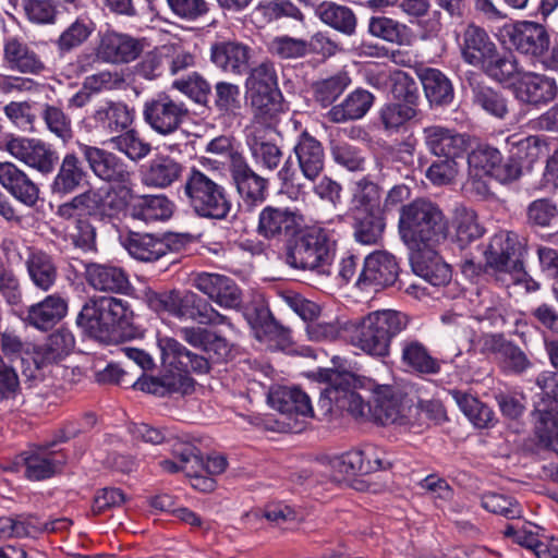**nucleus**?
Instances as JSON below:
<instances>
[{
    "label": "nucleus",
    "instance_id": "f257e3e1",
    "mask_svg": "<svg viewBox=\"0 0 558 558\" xmlns=\"http://www.w3.org/2000/svg\"><path fill=\"white\" fill-rule=\"evenodd\" d=\"M399 232L412 251H420L445 241L449 234V221L436 203L417 198L402 206Z\"/></svg>",
    "mask_w": 558,
    "mask_h": 558
},
{
    "label": "nucleus",
    "instance_id": "f03ea898",
    "mask_svg": "<svg viewBox=\"0 0 558 558\" xmlns=\"http://www.w3.org/2000/svg\"><path fill=\"white\" fill-rule=\"evenodd\" d=\"M407 314L395 310H380L362 318L350 320L349 342L374 357H386L391 340L409 325Z\"/></svg>",
    "mask_w": 558,
    "mask_h": 558
},
{
    "label": "nucleus",
    "instance_id": "7ed1b4c3",
    "mask_svg": "<svg viewBox=\"0 0 558 558\" xmlns=\"http://www.w3.org/2000/svg\"><path fill=\"white\" fill-rule=\"evenodd\" d=\"M462 60L488 76L506 82L518 73L514 58L501 56L488 33L473 23L468 24L461 34L459 44Z\"/></svg>",
    "mask_w": 558,
    "mask_h": 558
},
{
    "label": "nucleus",
    "instance_id": "20e7f679",
    "mask_svg": "<svg viewBox=\"0 0 558 558\" xmlns=\"http://www.w3.org/2000/svg\"><path fill=\"white\" fill-rule=\"evenodd\" d=\"M78 148L92 172L101 181L117 185L108 192V208L119 213L132 199V172L116 154L102 148L78 143Z\"/></svg>",
    "mask_w": 558,
    "mask_h": 558
},
{
    "label": "nucleus",
    "instance_id": "39448f33",
    "mask_svg": "<svg viewBox=\"0 0 558 558\" xmlns=\"http://www.w3.org/2000/svg\"><path fill=\"white\" fill-rule=\"evenodd\" d=\"M183 193L198 217L223 220L231 211L228 192L217 174L192 168L185 177Z\"/></svg>",
    "mask_w": 558,
    "mask_h": 558
},
{
    "label": "nucleus",
    "instance_id": "423d86ee",
    "mask_svg": "<svg viewBox=\"0 0 558 558\" xmlns=\"http://www.w3.org/2000/svg\"><path fill=\"white\" fill-rule=\"evenodd\" d=\"M525 247V239L513 231L501 230L492 236L485 251L486 266L504 286L523 282Z\"/></svg>",
    "mask_w": 558,
    "mask_h": 558
},
{
    "label": "nucleus",
    "instance_id": "0eeeda50",
    "mask_svg": "<svg viewBox=\"0 0 558 558\" xmlns=\"http://www.w3.org/2000/svg\"><path fill=\"white\" fill-rule=\"evenodd\" d=\"M336 241L324 228H310L301 233L287 253V264L320 276H330Z\"/></svg>",
    "mask_w": 558,
    "mask_h": 558
},
{
    "label": "nucleus",
    "instance_id": "6e6552de",
    "mask_svg": "<svg viewBox=\"0 0 558 558\" xmlns=\"http://www.w3.org/2000/svg\"><path fill=\"white\" fill-rule=\"evenodd\" d=\"M245 86L254 109V119L270 124L278 123L283 106L274 64L262 62L253 68Z\"/></svg>",
    "mask_w": 558,
    "mask_h": 558
},
{
    "label": "nucleus",
    "instance_id": "1a4fd4ad",
    "mask_svg": "<svg viewBox=\"0 0 558 558\" xmlns=\"http://www.w3.org/2000/svg\"><path fill=\"white\" fill-rule=\"evenodd\" d=\"M132 311L126 301L99 296L85 303L77 316V325L89 336L104 339L117 328L130 323Z\"/></svg>",
    "mask_w": 558,
    "mask_h": 558
},
{
    "label": "nucleus",
    "instance_id": "9d476101",
    "mask_svg": "<svg viewBox=\"0 0 558 558\" xmlns=\"http://www.w3.org/2000/svg\"><path fill=\"white\" fill-rule=\"evenodd\" d=\"M147 302L155 312H167L177 317H190L201 324H225L227 319L192 291L183 293L178 291L153 292L147 295Z\"/></svg>",
    "mask_w": 558,
    "mask_h": 558
},
{
    "label": "nucleus",
    "instance_id": "9b49d317",
    "mask_svg": "<svg viewBox=\"0 0 558 558\" xmlns=\"http://www.w3.org/2000/svg\"><path fill=\"white\" fill-rule=\"evenodd\" d=\"M536 384L543 393L534 411L536 434L545 446L557 451L558 375L551 372H543L537 376Z\"/></svg>",
    "mask_w": 558,
    "mask_h": 558
},
{
    "label": "nucleus",
    "instance_id": "f8f14e48",
    "mask_svg": "<svg viewBox=\"0 0 558 558\" xmlns=\"http://www.w3.org/2000/svg\"><path fill=\"white\" fill-rule=\"evenodd\" d=\"M3 145L4 150L14 159L40 174H51L57 167L59 160L57 150L40 138L8 134Z\"/></svg>",
    "mask_w": 558,
    "mask_h": 558
},
{
    "label": "nucleus",
    "instance_id": "ddd939ff",
    "mask_svg": "<svg viewBox=\"0 0 558 558\" xmlns=\"http://www.w3.org/2000/svg\"><path fill=\"white\" fill-rule=\"evenodd\" d=\"M187 106L167 93H158L143 105V119L160 135L174 133L187 119Z\"/></svg>",
    "mask_w": 558,
    "mask_h": 558
},
{
    "label": "nucleus",
    "instance_id": "4468645a",
    "mask_svg": "<svg viewBox=\"0 0 558 558\" xmlns=\"http://www.w3.org/2000/svg\"><path fill=\"white\" fill-rule=\"evenodd\" d=\"M392 94L398 102L387 104L379 111V119L388 132L398 131L417 114V87L405 74L397 76Z\"/></svg>",
    "mask_w": 558,
    "mask_h": 558
},
{
    "label": "nucleus",
    "instance_id": "2eb2a0df",
    "mask_svg": "<svg viewBox=\"0 0 558 558\" xmlns=\"http://www.w3.org/2000/svg\"><path fill=\"white\" fill-rule=\"evenodd\" d=\"M319 378L328 384L324 392L338 408L347 410L355 417L365 414L368 405L364 402L363 397L355 391L360 380L354 374L324 369L319 372Z\"/></svg>",
    "mask_w": 558,
    "mask_h": 558
},
{
    "label": "nucleus",
    "instance_id": "dca6fc26",
    "mask_svg": "<svg viewBox=\"0 0 558 558\" xmlns=\"http://www.w3.org/2000/svg\"><path fill=\"white\" fill-rule=\"evenodd\" d=\"M497 36L502 44L533 57H541L549 44L546 28L533 21L506 23L498 29Z\"/></svg>",
    "mask_w": 558,
    "mask_h": 558
},
{
    "label": "nucleus",
    "instance_id": "f3484780",
    "mask_svg": "<svg viewBox=\"0 0 558 558\" xmlns=\"http://www.w3.org/2000/svg\"><path fill=\"white\" fill-rule=\"evenodd\" d=\"M276 125L277 123L270 124L255 120L246 135V144L254 162L271 172L278 169L283 157L274 138Z\"/></svg>",
    "mask_w": 558,
    "mask_h": 558
},
{
    "label": "nucleus",
    "instance_id": "a211bd4d",
    "mask_svg": "<svg viewBox=\"0 0 558 558\" xmlns=\"http://www.w3.org/2000/svg\"><path fill=\"white\" fill-rule=\"evenodd\" d=\"M157 344L161 353L162 365L169 368V373L187 375L190 371L199 374L208 372L209 363L207 359L191 352L178 340L159 336Z\"/></svg>",
    "mask_w": 558,
    "mask_h": 558
},
{
    "label": "nucleus",
    "instance_id": "6ab92c4d",
    "mask_svg": "<svg viewBox=\"0 0 558 558\" xmlns=\"http://www.w3.org/2000/svg\"><path fill=\"white\" fill-rule=\"evenodd\" d=\"M500 151L490 146H478L468 156L469 177L465 182L468 192L486 197L490 193L488 180L499 162Z\"/></svg>",
    "mask_w": 558,
    "mask_h": 558
},
{
    "label": "nucleus",
    "instance_id": "aec40b11",
    "mask_svg": "<svg viewBox=\"0 0 558 558\" xmlns=\"http://www.w3.org/2000/svg\"><path fill=\"white\" fill-rule=\"evenodd\" d=\"M142 43L123 33L107 31L99 36L96 57L106 63L124 64L134 61L142 52Z\"/></svg>",
    "mask_w": 558,
    "mask_h": 558
},
{
    "label": "nucleus",
    "instance_id": "412c9836",
    "mask_svg": "<svg viewBox=\"0 0 558 558\" xmlns=\"http://www.w3.org/2000/svg\"><path fill=\"white\" fill-rule=\"evenodd\" d=\"M303 222V216L298 211L266 206L259 213L257 232L265 239L284 240L293 236Z\"/></svg>",
    "mask_w": 558,
    "mask_h": 558
},
{
    "label": "nucleus",
    "instance_id": "4be33fe9",
    "mask_svg": "<svg viewBox=\"0 0 558 558\" xmlns=\"http://www.w3.org/2000/svg\"><path fill=\"white\" fill-rule=\"evenodd\" d=\"M60 464L54 453L45 448H37L22 452L14 460L4 463L2 469L16 473L23 471L26 478L41 481L54 475Z\"/></svg>",
    "mask_w": 558,
    "mask_h": 558
},
{
    "label": "nucleus",
    "instance_id": "5701e85b",
    "mask_svg": "<svg viewBox=\"0 0 558 558\" xmlns=\"http://www.w3.org/2000/svg\"><path fill=\"white\" fill-rule=\"evenodd\" d=\"M233 158L230 172L244 204L255 207L265 202L268 193V180L257 174L242 155H235Z\"/></svg>",
    "mask_w": 558,
    "mask_h": 558
},
{
    "label": "nucleus",
    "instance_id": "b1692460",
    "mask_svg": "<svg viewBox=\"0 0 558 558\" xmlns=\"http://www.w3.org/2000/svg\"><path fill=\"white\" fill-rule=\"evenodd\" d=\"M193 286L221 307L236 308L241 304V290L231 278L225 275L197 274L193 278Z\"/></svg>",
    "mask_w": 558,
    "mask_h": 558
},
{
    "label": "nucleus",
    "instance_id": "393cba45",
    "mask_svg": "<svg viewBox=\"0 0 558 558\" xmlns=\"http://www.w3.org/2000/svg\"><path fill=\"white\" fill-rule=\"evenodd\" d=\"M57 166L56 174L49 185L51 195L63 198L83 187L87 182V169L75 153L64 154Z\"/></svg>",
    "mask_w": 558,
    "mask_h": 558
},
{
    "label": "nucleus",
    "instance_id": "a878e982",
    "mask_svg": "<svg viewBox=\"0 0 558 558\" xmlns=\"http://www.w3.org/2000/svg\"><path fill=\"white\" fill-rule=\"evenodd\" d=\"M558 95L554 78L533 72L523 73L514 83L515 98L526 105L545 106Z\"/></svg>",
    "mask_w": 558,
    "mask_h": 558
},
{
    "label": "nucleus",
    "instance_id": "bb28decb",
    "mask_svg": "<svg viewBox=\"0 0 558 558\" xmlns=\"http://www.w3.org/2000/svg\"><path fill=\"white\" fill-rule=\"evenodd\" d=\"M3 62L8 69L22 74H39L45 70V63L39 54L17 37L4 40Z\"/></svg>",
    "mask_w": 558,
    "mask_h": 558
},
{
    "label": "nucleus",
    "instance_id": "cd10ccee",
    "mask_svg": "<svg viewBox=\"0 0 558 558\" xmlns=\"http://www.w3.org/2000/svg\"><path fill=\"white\" fill-rule=\"evenodd\" d=\"M85 279L88 286L100 292L125 294L131 289L126 272L109 264H86Z\"/></svg>",
    "mask_w": 558,
    "mask_h": 558
},
{
    "label": "nucleus",
    "instance_id": "c85d7f7f",
    "mask_svg": "<svg viewBox=\"0 0 558 558\" xmlns=\"http://www.w3.org/2000/svg\"><path fill=\"white\" fill-rule=\"evenodd\" d=\"M410 262L414 274L432 286L441 287L451 279L449 265L441 260L433 247L413 251Z\"/></svg>",
    "mask_w": 558,
    "mask_h": 558
},
{
    "label": "nucleus",
    "instance_id": "c756f323",
    "mask_svg": "<svg viewBox=\"0 0 558 558\" xmlns=\"http://www.w3.org/2000/svg\"><path fill=\"white\" fill-rule=\"evenodd\" d=\"M251 49L238 41H220L211 46L210 60L226 73L242 75L248 69Z\"/></svg>",
    "mask_w": 558,
    "mask_h": 558
},
{
    "label": "nucleus",
    "instance_id": "7c9ffc66",
    "mask_svg": "<svg viewBox=\"0 0 558 558\" xmlns=\"http://www.w3.org/2000/svg\"><path fill=\"white\" fill-rule=\"evenodd\" d=\"M268 403L278 412L288 416L310 417L313 408L310 397L296 387L278 386L268 393Z\"/></svg>",
    "mask_w": 558,
    "mask_h": 558
},
{
    "label": "nucleus",
    "instance_id": "2f4dec72",
    "mask_svg": "<svg viewBox=\"0 0 558 558\" xmlns=\"http://www.w3.org/2000/svg\"><path fill=\"white\" fill-rule=\"evenodd\" d=\"M0 183L27 206L35 205L39 198L37 184L12 162H0Z\"/></svg>",
    "mask_w": 558,
    "mask_h": 558
},
{
    "label": "nucleus",
    "instance_id": "473e14b6",
    "mask_svg": "<svg viewBox=\"0 0 558 558\" xmlns=\"http://www.w3.org/2000/svg\"><path fill=\"white\" fill-rule=\"evenodd\" d=\"M423 137L428 150L435 156L461 157L466 148L463 135L441 125L424 128Z\"/></svg>",
    "mask_w": 558,
    "mask_h": 558
},
{
    "label": "nucleus",
    "instance_id": "72a5a7b5",
    "mask_svg": "<svg viewBox=\"0 0 558 558\" xmlns=\"http://www.w3.org/2000/svg\"><path fill=\"white\" fill-rule=\"evenodd\" d=\"M398 263L388 252H374L364 260V267L359 282H367L376 286H390L398 277Z\"/></svg>",
    "mask_w": 558,
    "mask_h": 558
},
{
    "label": "nucleus",
    "instance_id": "f704fd0d",
    "mask_svg": "<svg viewBox=\"0 0 558 558\" xmlns=\"http://www.w3.org/2000/svg\"><path fill=\"white\" fill-rule=\"evenodd\" d=\"M66 312V300L58 294H51L28 307L26 322L34 328L46 331L58 324Z\"/></svg>",
    "mask_w": 558,
    "mask_h": 558
},
{
    "label": "nucleus",
    "instance_id": "c9c22d12",
    "mask_svg": "<svg viewBox=\"0 0 558 558\" xmlns=\"http://www.w3.org/2000/svg\"><path fill=\"white\" fill-rule=\"evenodd\" d=\"M183 166L173 158L158 155L142 168V182L146 186L165 189L182 174Z\"/></svg>",
    "mask_w": 558,
    "mask_h": 558
},
{
    "label": "nucleus",
    "instance_id": "e433bc0d",
    "mask_svg": "<svg viewBox=\"0 0 558 558\" xmlns=\"http://www.w3.org/2000/svg\"><path fill=\"white\" fill-rule=\"evenodd\" d=\"M294 153L303 175L314 181L324 169L325 154L322 144L304 132L294 146Z\"/></svg>",
    "mask_w": 558,
    "mask_h": 558
},
{
    "label": "nucleus",
    "instance_id": "4c0bfd02",
    "mask_svg": "<svg viewBox=\"0 0 558 558\" xmlns=\"http://www.w3.org/2000/svg\"><path fill=\"white\" fill-rule=\"evenodd\" d=\"M75 340L72 332L60 328L52 332L46 342L34 351V362L38 367L62 361L74 349Z\"/></svg>",
    "mask_w": 558,
    "mask_h": 558
},
{
    "label": "nucleus",
    "instance_id": "58836bf2",
    "mask_svg": "<svg viewBox=\"0 0 558 558\" xmlns=\"http://www.w3.org/2000/svg\"><path fill=\"white\" fill-rule=\"evenodd\" d=\"M174 208V203L166 195H142L134 198L131 215L145 222L166 221L172 217Z\"/></svg>",
    "mask_w": 558,
    "mask_h": 558
},
{
    "label": "nucleus",
    "instance_id": "ea45409f",
    "mask_svg": "<svg viewBox=\"0 0 558 558\" xmlns=\"http://www.w3.org/2000/svg\"><path fill=\"white\" fill-rule=\"evenodd\" d=\"M134 112L122 101H107L98 106L93 120L108 133H121L133 122Z\"/></svg>",
    "mask_w": 558,
    "mask_h": 558
},
{
    "label": "nucleus",
    "instance_id": "a19ab883",
    "mask_svg": "<svg viewBox=\"0 0 558 558\" xmlns=\"http://www.w3.org/2000/svg\"><path fill=\"white\" fill-rule=\"evenodd\" d=\"M65 524L64 520L41 524L32 515L0 517V538L34 537L44 530L56 531Z\"/></svg>",
    "mask_w": 558,
    "mask_h": 558
},
{
    "label": "nucleus",
    "instance_id": "79ce46f5",
    "mask_svg": "<svg viewBox=\"0 0 558 558\" xmlns=\"http://www.w3.org/2000/svg\"><path fill=\"white\" fill-rule=\"evenodd\" d=\"M122 244L132 257L142 262H155L170 250L163 240L150 233L130 232Z\"/></svg>",
    "mask_w": 558,
    "mask_h": 558
},
{
    "label": "nucleus",
    "instance_id": "37998d69",
    "mask_svg": "<svg viewBox=\"0 0 558 558\" xmlns=\"http://www.w3.org/2000/svg\"><path fill=\"white\" fill-rule=\"evenodd\" d=\"M410 410V405L390 389L379 391L375 396L373 415L383 425L405 423Z\"/></svg>",
    "mask_w": 558,
    "mask_h": 558
},
{
    "label": "nucleus",
    "instance_id": "c03bdc74",
    "mask_svg": "<svg viewBox=\"0 0 558 558\" xmlns=\"http://www.w3.org/2000/svg\"><path fill=\"white\" fill-rule=\"evenodd\" d=\"M25 267L33 284L41 291H49L57 280V266L53 258L40 250H29Z\"/></svg>",
    "mask_w": 558,
    "mask_h": 558
},
{
    "label": "nucleus",
    "instance_id": "a18cd8bd",
    "mask_svg": "<svg viewBox=\"0 0 558 558\" xmlns=\"http://www.w3.org/2000/svg\"><path fill=\"white\" fill-rule=\"evenodd\" d=\"M373 102V94L364 89H356L349 94L341 104L333 106L327 117L333 123L357 120L367 113Z\"/></svg>",
    "mask_w": 558,
    "mask_h": 558
},
{
    "label": "nucleus",
    "instance_id": "49530a36",
    "mask_svg": "<svg viewBox=\"0 0 558 558\" xmlns=\"http://www.w3.org/2000/svg\"><path fill=\"white\" fill-rule=\"evenodd\" d=\"M108 207L104 204V198L98 190L88 189L76 194L68 202L61 204L57 208V216L62 219H73L84 216H93L101 210V207Z\"/></svg>",
    "mask_w": 558,
    "mask_h": 558
},
{
    "label": "nucleus",
    "instance_id": "de8ad7c7",
    "mask_svg": "<svg viewBox=\"0 0 558 558\" xmlns=\"http://www.w3.org/2000/svg\"><path fill=\"white\" fill-rule=\"evenodd\" d=\"M192 386V378L182 373H169L162 377L142 376L133 384L135 389L156 396H165L167 392H186Z\"/></svg>",
    "mask_w": 558,
    "mask_h": 558
},
{
    "label": "nucleus",
    "instance_id": "09e8293b",
    "mask_svg": "<svg viewBox=\"0 0 558 558\" xmlns=\"http://www.w3.org/2000/svg\"><path fill=\"white\" fill-rule=\"evenodd\" d=\"M401 361L412 371L420 374H437L440 371L439 362L417 340L410 339L401 343Z\"/></svg>",
    "mask_w": 558,
    "mask_h": 558
},
{
    "label": "nucleus",
    "instance_id": "8fccbe9b",
    "mask_svg": "<svg viewBox=\"0 0 558 558\" xmlns=\"http://www.w3.org/2000/svg\"><path fill=\"white\" fill-rule=\"evenodd\" d=\"M175 460L160 461V468L167 473L183 472L195 474L201 468V451L191 442L177 441L172 447Z\"/></svg>",
    "mask_w": 558,
    "mask_h": 558
},
{
    "label": "nucleus",
    "instance_id": "3c124183",
    "mask_svg": "<svg viewBox=\"0 0 558 558\" xmlns=\"http://www.w3.org/2000/svg\"><path fill=\"white\" fill-rule=\"evenodd\" d=\"M95 24L87 16H78L70 23L58 36L54 46L58 52L63 56L85 44L92 36Z\"/></svg>",
    "mask_w": 558,
    "mask_h": 558
},
{
    "label": "nucleus",
    "instance_id": "603ef678",
    "mask_svg": "<svg viewBox=\"0 0 558 558\" xmlns=\"http://www.w3.org/2000/svg\"><path fill=\"white\" fill-rule=\"evenodd\" d=\"M450 395L474 426L487 428L494 425V412L478 399L461 390H452Z\"/></svg>",
    "mask_w": 558,
    "mask_h": 558
},
{
    "label": "nucleus",
    "instance_id": "864d4df0",
    "mask_svg": "<svg viewBox=\"0 0 558 558\" xmlns=\"http://www.w3.org/2000/svg\"><path fill=\"white\" fill-rule=\"evenodd\" d=\"M425 95L433 105H445L451 101L453 89L448 77L437 69H426L421 74Z\"/></svg>",
    "mask_w": 558,
    "mask_h": 558
},
{
    "label": "nucleus",
    "instance_id": "5fc2aeb1",
    "mask_svg": "<svg viewBox=\"0 0 558 558\" xmlns=\"http://www.w3.org/2000/svg\"><path fill=\"white\" fill-rule=\"evenodd\" d=\"M380 193L378 186L368 181H359L355 184L351 201L354 216L380 214Z\"/></svg>",
    "mask_w": 558,
    "mask_h": 558
},
{
    "label": "nucleus",
    "instance_id": "6e6d98bb",
    "mask_svg": "<svg viewBox=\"0 0 558 558\" xmlns=\"http://www.w3.org/2000/svg\"><path fill=\"white\" fill-rule=\"evenodd\" d=\"M320 20L335 29L351 35L356 26V17L351 9L332 2L322 3L318 8Z\"/></svg>",
    "mask_w": 558,
    "mask_h": 558
},
{
    "label": "nucleus",
    "instance_id": "4d7b16f0",
    "mask_svg": "<svg viewBox=\"0 0 558 558\" xmlns=\"http://www.w3.org/2000/svg\"><path fill=\"white\" fill-rule=\"evenodd\" d=\"M41 119L47 130L63 144H68L74 136L70 117L59 107L45 104L41 110Z\"/></svg>",
    "mask_w": 558,
    "mask_h": 558
},
{
    "label": "nucleus",
    "instance_id": "13d9d810",
    "mask_svg": "<svg viewBox=\"0 0 558 558\" xmlns=\"http://www.w3.org/2000/svg\"><path fill=\"white\" fill-rule=\"evenodd\" d=\"M473 104L487 113L502 119L508 113L506 98L489 86L476 84L472 85Z\"/></svg>",
    "mask_w": 558,
    "mask_h": 558
},
{
    "label": "nucleus",
    "instance_id": "bf43d9fd",
    "mask_svg": "<svg viewBox=\"0 0 558 558\" xmlns=\"http://www.w3.org/2000/svg\"><path fill=\"white\" fill-rule=\"evenodd\" d=\"M112 147L124 154L132 161H138L147 157L151 151V145L143 140L135 130H128L110 140Z\"/></svg>",
    "mask_w": 558,
    "mask_h": 558
},
{
    "label": "nucleus",
    "instance_id": "052dcab7",
    "mask_svg": "<svg viewBox=\"0 0 558 558\" xmlns=\"http://www.w3.org/2000/svg\"><path fill=\"white\" fill-rule=\"evenodd\" d=\"M452 223L457 240L462 245L478 239L483 234V228L477 222L475 211L464 206L456 207Z\"/></svg>",
    "mask_w": 558,
    "mask_h": 558
},
{
    "label": "nucleus",
    "instance_id": "680f3d73",
    "mask_svg": "<svg viewBox=\"0 0 558 558\" xmlns=\"http://www.w3.org/2000/svg\"><path fill=\"white\" fill-rule=\"evenodd\" d=\"M329 465L335 482H350L354 476L363 474L361 454L355 450L333 457Z\"/></svg>",
    "mask_w": 558,
    "mask_h": 558
},
{
    "label": "nucleus",
    "instance_id": "e2e57ef3",
    "mask_svg": "<svg viewBox=\"0 0 558 558\" xmlns=\"http://www.w3.org/2000/svg\"><path fill=\"white\" fill-rule=\"evenodd\" d=\"M482 507L506 519H518L522 515L521 506L512 497L494 492L485 493L481 497Z\"/></svg>",
    "mask_w": 558,
    "mask_h": 558
},
{
    "label": "nucleus",
    "instance_id": "0e129e2a",
    "mask_svg": "<svg viewBox=\"0 0 558 558\" xmlns=\"http://www.w3.org/2000/svg\"><path fill=\"white\" fill-rule=\"evenodd\" d=\"M356 220L354 236L366 245L376 244L383 235L385 222L380 214L354 216Z\"/></svg>",
    "mask_w": 558,
    "mask_h": 558
},
{
    "label": "nucleus",
    "instance_id": "69168bd1",
    "mask_svg": "<svg viewBox=\"0 0 558 558\" xmlns=\"http://www.w3.org/2000/svg\"><path fill=\"white\" fill-rule=\"evenodd\" d=\"M557 217V204L550 198L535 199L526 207V221L532 227L548 228Z\"/></svg>",
    "mask_w": 558,
    "mask_h": 558
},
{
    "label": "nucleus",
    "instance_id": "338daca9",
    "mask_svg": "<svg viewBox=\"0 0 558 558\" xmlns=\"http://www.w3.org/2000/svg\"><path fill=\"white\" fill-rule=\"evenodd\" d=\"M350 320L331 323H310L306 327L307 336L313 341H333L343 338L349 341Z\"/></svg>",
    "mask_w": 558,
    "mask_h": 558
},
{
    "label": "nucleus",
    "instance_id": "774afa93",
    "mask_svg": "<svg viewBox=\"0 0 558 558\" xmlns=\"http://www.w3.org/2000/svg\"><path fill=\"white\" fill-rule=\"evenodd\" d=\"M269 51L281 59L302 58L308 52V43L290 36H278L269 43Z\"/></svg>",
    "mask_w": 558,
    "mask_h": 558
}]
</instances>
